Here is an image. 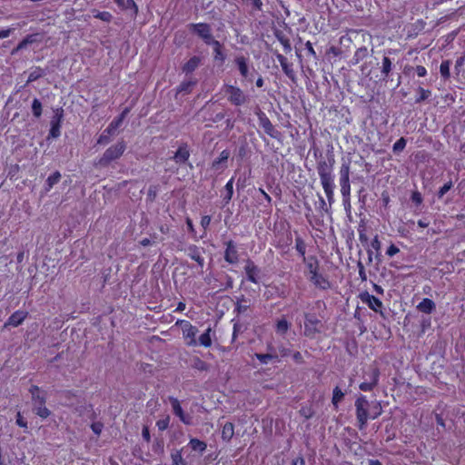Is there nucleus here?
Returning <instances> with one entry per match:
<instances>
[{"mask_svg":"<svg viewBox=\"0 0 465 465\" xmlns=\"http://www.w3.org/2000/svg\"><path fill=\"white\" fill-rule=\"evenodd\" d=\"M126 149L124 141H119L115 144L105 150L103 156L95 163L96 166L107 167L113 161L119 159Z\"/></svg>","mask_w":465,"mask_h":465,"instance_id":"1","label":"nucleus"},{"mask_svg":"<svg viewBox=\"0 0 465 465\" xmlns=\"http://www.w3.org/2000/svg\"><path fill=\"white\" fill-rule=\"evenodd\" d=\"M334 163V155L331 152H328L326 159H321L318 162L317 171L320 175L322 183L333 182L331 173Z\"/></svg>","mask_w":465,"mask_h":465,"instance_id":"2","label":"nucleus"},{"mask_svg":"<svg viewBox=\"0 0 465 465\" xmlns=\"http://www.w3.org/2000/svg\"><path fill=\"white\" fill-rule=\"evenodd\" d=\"M130 108L126 107L124 109V111L121 113V114L114 119L110 124L104 130L102 134L99 136L97 140V143L99 144H106L111 141V136L114 135L116 132V130L121 126L123 121L126 117V115L129 114Z\"/></svg>","mask_w":465,"mask_h":465,"instance_id":"3","label":"nucleus"},{"mask_svg":"<svg viewBox=\"0 0 465 465\" xmlns=\"http://www.w3.org/2000/svg\"><path fill=\"white\" fill-rule=\"evenodd\" d=\"M355 407L359 429L362 430L367 425L371 403L369 402L365 396L361 395L355 401Z\"/></svg>","mask_w":465,"mask_h":465,"instance_id":"4","label":"nucleus"},{"mask_svg":"<svg viewBox=\"0 0 465 465\" xmlns=\"http://www.w3.org/2000/svg\"><path fill=\"white\" fill-rule=\"evenodd\" d=\"M322 323L314 313L304 314V336L313 339L322 332Z\"/></svg>","mask_w":465,"mask_h":465,"instance_id":"5","label":"nucleus"},{"mask_svg":"<svg viewBox=\"0 0 465 465\" xmlns=\"http://www.w3.org/2000/svg\"><path fill=\"white\" fill-rule=\"evenodd\" d=\"M224 93L227 95L228 101L236 106H240L247 103L248 97L237 86L232 84H225L223 87Z\"/></svg>","mask_w":465,"mask_h":465,"instance_id":"6","label":"nucleus"},{"mask_svg":"<svg viewBox=\"0 0 465 465\" xmlns=\"http://www.w3.org/2000/svg\"><path fill=\"white\" fill-rule=\"evenodd\" d=\"M175 325L182 327L183 335V338L187 340L186 344L188 346H196L198 344L196 335L199 331L197 327L192 325L189 322L184 320H178Z\"/></svg>","mask_w":465,"mask_h":465,"instance_id":"7","label":"nucleus"},{"mask_svg":"<svg viewBox=\"0 0 465 465\" xmlns=\"http://www.w3.org/2000/svg\"><path fill=\"white\" fill-rule=\"evenodd\" d=\"M188 27L192 33L197 35L206 45H209L214 40L212 34V27L209 24H190Z\"/></svg>","mask_w":465,"mask_h":465,"instance_id":"8","label":"nucleus"},{"mask_svg":"<svg viewBox=\"0 0 465 465\" xmlns=\"http://www.w3.org/2000/svg\"><path fill=\"white\" fill-rule=\"evenodd\" d=\"M256 114L259 119V124L263 128L264 132L272 138L280 140L282 136L281 132L275 129L274 125L272 124L266 114L261 109H258Z\"/></svg>","mask_w":465,"mask_h":465,"instance_id":"9","label":"nucleus"},{"mask_svg":"<svg viewBox=\"0 0 465 465\" xmlns=\"http://www.w3.org/2000/svg\"><path fill=\"white\" fill-rule=\"evenodd\" d=\"M234 63L237 65L242 77L248 82H252L253 78H254V74L256 72L253 68L252 71H250L249 64H248V59L242 55L237 56L234 59Z\"/></svg>","mask_w":465,"mask_h":465,"instance_id":"10","label":"nucleus"},{"mask_svg":"<svg viewBox=\"0 0 465 465\" xmlns=\"http://www.w3.org/2000/svg\"><path fill=\"white\" fill-rule=\"evenodd\" d=\"M360 298L362 302L368 304V306L374 311L375 312H379L382 317H384L382 309V302L380 299L375 296L370 294L368 292H364L360 294Z\"/></svg>","mask_w":465,"mask_h":465,"instance_id":"11","label":"nucleus"},{"mask_svg":"<svg viewBox=\"0 0 465 465\" xmlns=\"http://www.w3.org/2000/svg\"><path fill=\"white\" fill-rule=\"evenodd\" d=\"M45 395L37 396L33 401V411L42 419H46L51 415L50 410L45 407Z\"/></svg>","mask_w":465,"mask_h":465,"instance_id":"12","label":"nucleus"},{"mask_svg":"<svg viewBox=\"0 0 465 465\" xmlns=\"http://www.w3.org/2000/svg\"><path fill=\"white\" fill-rule=\"evenodd\" d=\"M226 248L224 251V260L230 264H236L239 262V254L235 242L230 240L224 242Z\"/></svg>","mask_w":465,"mask_h":465,"instance_id":"13","label":"nucleus"},{"mask_svg":"<svg viewBox=\"0 0 465 465\" xmlns=\"http://www.w3.org/2000/svg\"><path fill=\"white\" fill-rule=\"evenodd\" d=\"M168 399L172 405L173 413L179 417L182 422L186 425H190L192 423V417L183 412L180 401L173 396H170Z\"/></svg>","mask_w":465,"mask_h":465,"instance_id":"14","label":"nucleus"},{"mask_svg":"<svg viewBox=\"0 0 465 465\" xmlns=\"http://www.w3.org/2000/svg\"><path fill=\"white\" fill-rule=\"evenodd\" d=\"M28 312L25 311H16L11 314L8 318L7 322L4 324V328H7L9 326L18 327L23 323V322L26 319Z\"/></svg>","mask_w":465,"mask_h":465,"instance_id":"15","label":"nucleus"},{"mask_svg":"<svg viewBox=\"0 0 465 465\" xmlns=\"http://www.w3.org/2000/svg\"><path fill=\"white\" fill-rule=\"evenodd\" d=\"M276 58L279 61L282 71L288 76V78H290L292 82H295L296 75L295 72L292 69V64H289L287 58L281 54H276Z\"/></svg>","mask_w":465,"mask_h":465,"instance_id":"16","label":"nucleus"},{"mask_svg":"<svg viewBox=\"0 0 465 465\" xmlns=\"http://www.w3.org/2000/svg\"><path fill=\"white\" fill-rule=\"evenodd\" d=\"M309 280L319 289L328 290L331 288V282L322 274L319 273V272L311 275Z\"/></svg>","mask_w":465,"mask_h":465,"instance_id":"17","label":"nucleus"},{"mask_svg":"<svg viewBox=\"0 0 465 465\" xmlns=\"http://www.w3.org/2000/svg\"><path fill=\"white\" fill-rule=\"evenodd\" d=\"M208 45H212L213 47L214 61H219L221 64H223L226 59V54L223 53V45L215 39L213 40Z\"/></svg>","mask_w":465,"mask_h":465,"instance_id":"18","label":"nucleus"},{"mask_svg":"<svg viewBox=\"0 0 465 465\" xmlns=\"http://www.w3.org/2000/svg\"><path fill=\"white\" fill-rule=\"evenodd\" d=\"M189 257L195 261L198 265L203 268L204 265V259L202 257V252L200 248L194 244H191L187 248Z\"/></svg>","mask_w":465,"mask_h":465,"instance_id":"19","label":"nucleus"},{"mask_svg":"<svg viewBox=\"0 0 465 465\" xmlns=\"http://www.w3.org/2000/svg\"><path fill=\"white\" fill-rule=\"evenodd\" d=\"M244 270L247 275V279L253 283H257L258 280L256 278V275L259 273L260 270L254 264V262L251 260H248L244 267Z\"/></svg>","mask_w":465,"mask_h":465,"instance_id":"20","label":"nucleus"},{"mask_svg":"<svg viewBox=\"0 0 465 465\" xmlns=\"http://www.w3.org/2000/svg\"><path fill=\"white\" fill-rule=\"evenodd\" d=\"M202 63V58L199 57V56H193L191 57L188 62H186L183 67H182V70L183 73H185L186 74H192L193 72H194L198 67L199 65L201 64Z\"/></svg>","mask_w":465,"mask_h":465,"instance_id":"21","label":"nucleus"},{"mask_svg":"<svg viewBox=\"0 0 465 465\" xmlns=\"http://www.w3.org/2000/svg\"><path fill=\"white\" fill-rule=\"evenodd\" d=\"M273 35L277 38V40L282 45L285 53H290L292 51V45L290 39L285 35V34L282 30L274 28Z\"/></svg>","mask_w":465,"mask_h":465,"instance_id":"22","label":"nucleus"},{"mask_svg":"<svg viewBox=\"0 0 465 465\" xmlns=\"http://www.w3.org/2000/svg\"><path fill=\"white\" fill-rule=\"evenodd\" d=\"M190 156V152L186 144L181 145L173 155V159L177 163H185Z\"/></svg>","mask_w":465,"mask_h":465,"instance_id":"23","label":"nucleus"},{"mask_svg":"<svg viewBox=\"0 0 465 465\" xmlns=\"http://www.w3.org/2000/svg\"><path fill=\"white\" fill-rule=\"evenodd\" d=\"M302 261L306 264L307 270L311 275L319 272L320 262L316 256L312 255L302 259Z\"/></svg>","mask_w":465,"mask_h":465,"instance_id":"24","label":"nucleus"},{"mask_svg":"<svg viewBox=\"0 0 465 465\" xmlns=\"http://www.w3.org/2000/svg\"><path fill=\"white\" fill-rule=\"evenodd\" d=\"M417 309L419 312H424V313H431L432 312H434L436 310V304L435 302L429 299V298H424L418 305H417Z\"/></svg>","mask_w":465,"mask_h":465,"instance_id":"25","label":"nucleus"},{"mask_svg":"<svg viewBox=\"0 0 465 465\" xmlns=\"http://www.w3.org/2000/svg\"><path fill=\"white\" fill-rule=\"evenodd\" d=\"M380 371L378 369H372V381H364L360 384V389L363 391H371L377 384L379 381Z\"/></svg>","mask_w":465,"mask_h":465,"instance_id":"26","label":"nucleus"},{"mask_svg":"<svg viewBox=\"0 0 465 465\" xmlns=\"http://www.w3.org/2000/svg\"><path fill=\"white\" fill-rule=\"evenodd\" d=\"M189 446L191 447V449L193 450L198 451L201 454H203L206 450V448H207V444L204 441L200 440L196 438H192L190 440Z\"/></svg>","mask_w":465,"mask_h":465,"instance_id":"27","label":"nucleus"},{"mask_svg":"<svg viewBox=\"0 0 465 465\" xmlns=\"http://www.w3.org/2000/svg\"><path fill=\"white\" fill-rule=\"evenodd\" d=\"M392 70V63L391 59L387 56H384L382 59V66H381V74L382 79L387 81L389 79L390 74Z\"/></svg>","mask_w":465,"mask_h":465,"instance_id":"28","label":"nucleus"},{"mask_svg":"<svg viewBox=\"0 0 465 465\" xmlns=\"http://www.w3.org/2000/svg\"><path fill=\"white\" fill-rule=\"evenodd\" d=\"M234 434V425L232 422H226L222 430V439L230 441Z\"/></svg>","mask_w":465,"mask_h":465,"instance_id":"29","label":"nucleus"},{"mask_svg":"<svg viewBox=\"0 0 465 465\" xmlns=\"http://www.w3.org/2000/svg\"><path fill=\"white\" fill-rule=\"evenodd\" d=\"M46 74L45 69H43L41 67H35L29 74L26 84L35 82L38 80L39 78L43 77Z\"/></svg>","mask_w":465,"mask_h":465,"instance_id":"30","label":"nucleus"},{"mask_svg":"<svg viewBox=\"0 0 465 465\" xmlns=\"http://www.w3.org/2000/svg\"><path fill=\"white\" fill-rule=\"evenodd\" d=\"M182 450H174L171 453L172 465H187L186 460L182 456Z\"/></svg>","mask_w":465,"mask_h":465,"instance_id":"31","label":"nucleus"},{"mask_svg":"<svg viewBox=\"0 0 465 465\" xmlns=\"http://www.w3.org/2000/svg\"><path fill=\"white\" fill-rule=\"evenodd\" d=\"M382 412L381 405L379 401H372L371 403L370 411H369V418L371 419H376L378 418Z\"/></svg>","mask_w":465,"mask_h":465,"instance_id":"32","label":"nucleus"},{"mask_svg":"<svg viewBox=\"0 0 465 465\" xmlns=\"http://www.w3.org/2000/svg\"><path fill=\"white\" fill-rule=\"evenodd\" d=\"M32 114L35 118L39 119L43 114V105L39 99L35 98L32 102Z\"/></svg>","mask_w":465,"mask_h":465,"instance_id":"33","label":"nucleus"},{"mask_svg":"<svg viewBox=\"0 0 465 465\" xmlns=\"http://www.w3.org/2000/svg\"><path fill=\"white\" fill-rule=\"evenodd\" d=\"M212 331V329L209 327L204 333H203L200 337H199V340L197 341H198V344L203 346V347H211L212 345V338H211V333Z\"/></svg>","mask_w":465,"mask_h":465,"instance_id":"34","label":"nucleus"},{"mask_svg":"<svg viewBox=\"0 0 465 465\" xmlns=\"http://www.w3.org/2000/svg\"><path fill=\"white\" fill-rule=\"evenodd\" d=\"M192 368L193 369H196L198 371H207L209 370V365L203 361V360H201L199 357H193L192 359V364H191Z\"/></svg>","mask_w":465,"mask_h":465,"instance_id":"35","label":"nucleus"},{"mask_svg":"<svg viewBox=\"0 0 465 465\" xmlns=\"http://www.w3.org/2000/svg\"><path fill=\"white\" fill-rule=\"evenodd\" d=\"M61 179V173L58 171H55L52 175H50L45 182V191H50L52 187L56 184Z\"/></svg>","mask_w":465,"mask_h":465,"instance_id":"36","label":"nucleus"},{"mask_svg":"<svg viewBox=\"0 0 465 465\" xmlns=\"http://www.w3.org/2000/svg\"><path fill=\"white\" fill-rule=\"evenodd\" d=\"M369 54V51L367 47L362 46L356 50L354 56H353V64H359L361 61H362L364 58H366Z\"/></svg>","mask_w":465,"mask_h":465,"instance_id":"37","label":"nucleus"},{"mask_svg":"<svg viewBox=\"0 0 465 465\" xmlns=\"http://www.w3.org/2000/svg\"><path fill=\"white\" fill-rule=\"evenodd\" d=\"M232 183H233V178L229 180L228 183L225 185L226 194L223 196V202L224 205L228 204L230 203V201L232 200V194H233Z\"/></svg>","mask_w":465,"mask_h":465,"instance_id":"38","label":"nucleus"},{"mask_svg":"<svg viewBox=\"0 0 465 465\" xmlns=\"http://www.w3.org/2000/svg\"><path fill=\"white\" fill-rule=\"evenodd\" d=\"M450 64H451V62L450 60H444L440 64V73L441 77L444 80H447L450 77Z\"/></svg>","mask_w":465,"mask_h":465,"instance_id":"39","label":"nucleus"},{"mask_svg":"<svg viewBox=\"0 0 465 465\" xmlns=\"http://www.w3.org/2000/svg\"><path fill=\"white\" fill-rule=\"evenodd\" d=\"M255 357L260 361L262 364H267L270 361L277 360L278 355L276 353H255Z\"/></svg>","mask_w":465,"mask_h":465,"instance_id":"40","label":"nucleus"},{"mask_svg":"<svg viewBox=\"0 0 465 465\" xmlns=\"http://www.w3.org/2000/svg\"><path fill=\"white\" fill-rule=\"evenodd\" d=\"M343 398H344V393L341 391V390L338 386H336L333 389L332 399H331V402L334 405V407L337 408L338 404L343 400Z\"/></svg>","mask_w":465,"mask_h":465,"instance_id":"41","label":"nucleus"},{"mask_svg":"<svg viewBox=\"0 0 465 465\" xmlns=\"http://www.w3.org/2000/svg\"><path fill=\"white\" fill-rule=\"evenodd\" d=\"M295 249L299 252V254L302 257V259L305 257L306 252V244L303 239L300 236H297L295 239Z\"/></svg>","mask_w":465,"mask_h":465,"instance_id":"42","label":"nucleus"},{"mask_svg":"<svg viewBox=\"0 0 465 465\" xmlns=\"http://www.w3.org/2000/svg\"><path fill=\"white\" fill-rule=\"evenodd\" d=\"M37 37L38 34L28 35L18 44V48H26L29 45L35 43L37 41Z\"/></svg>","mask_w":465,"mask_h":465,"instance_id":"43","label":"nucleus"},{"mask_svg":"<svg viewBox=\"0 0 465 465\" xmlns=\"http://www.w3.org/2000/svg\"><path fill=\"white\" fill-rule=\"evenodd\" d=\"M230 156V152L228 150H223L221 153H220V156L219 158L215 159L213 163H212V167L214 168V169H219V165L222 163H225L228 158Z\"/></svg>","mask_w":465,"mask_h":465,"instance_id":"44","label":"nucleus"},{"mask_svg":"<svg viewBox=\"0 0 465 465\" xmlns=\"http://www.w3.org/2000/svg\"><path fill=\"white\" fill-rule=\"evenodd\" d=\"M290 323L284 318L279 320L276 324V331L281 334H284L290 328Z\"/></svg>","mask_w":465,"mask_h":465,"instance_id":"45","label":"nucleus"},{"mask_svg":"<svg viewBox=\"0 0 465 465\" xmlns=\"http://www.w3.org/2000/svg\"><path fill=\"white\" fill-rule=\"evenodd\" d=\"M322 185L326 193L329 203H331V202L333 201V189H334L333 182L327 183H322Z\"/></svg>","mask_w":465,"mask_h":465,"instance_id":"46","label":"nucleus"},{"mask_svg":"<svg viewBox=\"0 0 465 465\" xmlns=\"http://www.w3.org/2000/svg\"><path fill=\"white\" fill-rule=\"evenodd\" d=\"M196 84V81H187L183 82L179 87L178 92L179 93H185L190 94L192 92L193 87Z\"/></svg>","mask_w":465,"mask_h":465,"instance_id":"47","label":"nucleus"},{"mask_svg":"<svg viewBox=\"0 0 465 465\" xmlns=\"http://www.w3.org/2000/svg\"><path fill=\"white\" fill-rule=\"evenodd\" d=\"M64 118V109L62 107L54 110V116L50 124H61Z\"/></svg>","mask_w":465,"mask_h":465,"instance_id":"48","label":"nucleus"},{"mask_svg":"<svg viewBox=\"0 0 465 465\" xmlns=\"http://www.w3.org/2000/svg\"><path fill=\"white\" fill-rule=\"evenodd\" d=\"M61 124H51V128L47 136V140L49 139H55L60 136L61 134Z\"/></svg>","mask_w":465,"mask_h":465,"instance_id":"49","label":"nucleus"},{"mask_svg":"<svg viewBox=\"0 0 465 465\" xmlns=\"http://www.w3.org/2000/svg\"><path fill=\"white\" fill-rule=\"evenodd\" d=\"M153 451L162 455L164 452V442L163 439H156L153 444Z\"/></svg>","mask_w":465,"mask_h":465,"instance_id":"50","label":"nucleus"},{"mask_svg":"<svg viewBox=\"0 0 465 465\" xmlns=\"http://www.w3.org/2000/svg\"><path fill=\"white\" fill-rule=\"evenodd\" d=\"M406 143H407V141L405 138L403 137H401L394 144H393V147H392V150H393V153H399L401 152H402L406 146Z\"/></svg>","mask_w":465,"mask_h":465,"instance_id":"51","label":"nucleus"},{"mask_svg":"<svg viewBox=\"0 0 465 465\" xmlns=\"http://www.w3.org/2000/svg\"><path fill=\"white\" fill-rule=\"evenodd\" d=\"M418 92L420 93V96L418 98H416V100H415L416 104H420V103L425 101L431 94L430 90L423 89L422 87H419Z\"/></svg>","mask_w":465,"mask_h":465,"instance_id":"52","label":"nucleus"},{"mask_svg":"<svg viewBox=\"0 0 465 465\" xmlns=\"http://www.w3.org/2000/svg\"><path fill=\"white\" fill-rule=\"evenodd\" d=\"M159 186L158 185H150L147 192V199L150 202H153L158 193Z\"/></svg>","mask_w":465,"mask_h":465,"instance_id":"53","label":"nucleus"},{"mask_svg":"<svg viewBox=\"0 0 465 465\" xmlns=\"http://www.w3.org/2000/svg\"><path fill=\"white\" fill-rule=\"evenodd\" d=\"M341 192L343 197H347L350 195V179L341 180Z\"/></svg>","mask_w":465,"mask_h":465,"instance_id":"54","label":"nucleus"},{"mask_svg":"<svg viewBox=\"0 0 465 465\" xmlns=\"http://www.w3.org/2000/svg\"><path fill=\"white\" fill-rule=\"evenodd\" d=\"M94 17L104 22H111V20L113 19V15H111V13L106 11L98 12L96 15H94Z\"/></svg>","mask_w":465,"mask_h":465,"instance_id":"55","label":"nucleus"},{"mask_svg":"<svg viewBox=\"0 0 465 465\" xmlns=\"http://www.w3.org/2000/svg\"><path fill=\"white\" fill-rule=\"evenodd\" d=\"M300 414L305 419L309 420L314 415V411L311 407H302L300 410Z\"/></svg>","mask_w":465,"mask_h":465,"instance_id":"56","label":"nucleus"},{"mask_svg":"<svg viewBox=\"0 0 465 465\" xmlns=\"http://www.w3.org/2000/svg\"><path fill=\"white\" fill-rule=\"evenodd\" d=\"M170 422V417L167 415L164 419L159 420L156 422V426L160 430H164L168 428Z\"/></svg>","mask_w":465,"mask_h":465,"instance_id":"57","label":"nucleus"},{"mask_svg":"<svg viewBox=\"0 0 465 465\" xmlns=\"http://www.w3.org/2000/svg\"><path fill=\"white\" fill-rule=\"evenodd\" d=\"M452 187V183L450 181L446 183L443 186H441L437 193L439 198H442L445 193H447Z\"/></svg>","mask_w":465,"mask_h":465,"instance_id":"58","label":"nucleus"},{"mask_svg":"<svg viewBox=\"0 0 465 465\" xmlns=\"http://www.w3.org/2000/svg\"><path fill=\"white\" fill-rule=\"evenodd\" d=\"M123 8L124 9H128V8L133 9L134 15H136L138 14V6L134 0H125L124 7H123Z\"/></svg>","mask_w":465,"mask_h":465,"instance_id":"59","label":"nucleus"},{"mask_svg":"<svg viewBox=\"0 0 465 465\" xmlns=\"http://www.w3.org/2000/svg\"><path fill=\"white\" fill-rule=\"evenodd\" d=\"M29 391L32 395V401H35V397L37 396H45V394H41L40 388L37 385H32L29 389Z\"/></svg>","mask_w":465,"mask_h":465,"instance_id":"60","label":"nucleus"},{"mask_svg":"<svg viewBox=\"0 0 465 465\" xmlns=\"http://www.w3.org/2000/svg\"><path fill=\"white\" fill-rule=\"evenodd\" d=\"M411 199L416 205H420L422 203L421 193L418 191L412 192Z\"/></svg>","mask_w":465,"mask_h":465,"instance_id":"61","label":"nucleus"},{"mask_svg":"<svg viewBox=\"0 0 465 465\" xmlns=\"http://www.w3.org/2000/svg\"><path fill=\"white\" fill-rule=\"evenodd\" d=\"M350 166L349 164H342L341 167V180L349 179Z\"/></svg>","mask_w":465,"mask_h":465,"instance_id":"62","label":"nucleus"},{"mask_svg":"<svg viewBox=\"0 0 465 465\" xmlns=\"http://www.w3.org/2000/svg\"><path fill=\"white\" fill-rule=\"evenodd\" d=\"M103 423L102 422H94L92 425H91V428H92V430L94 431V434L96 435H100L101 432H102V430H103Z\"/></svg>","mask_w":465,"mask_h":465,"instance_id":"63","label":"nucleus"},{"mask_svg":"<svg viewBox=\"0 0 465 465\" xmlns=\"http://www.w3.org/2000/svg\"><path fill=\"white\" fill-rule=\"evenodd\" d=\"M16 424L21 427V428H27V422L24 420L22 414L20 411L17 412L16 414V420H15Z\"/></svg>","mask_w":465,"mask_h":465,"instance_id":"64","label":"nucleus"}]
</instances>
